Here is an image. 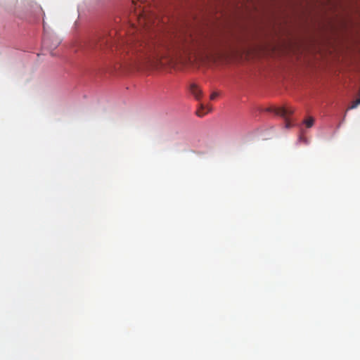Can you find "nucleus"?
Returning a JSON list of instances; mask_svg holds the SVG:
<instances>
[{"label":"nucleus","mask_w":360,"mask_h":360,"mask_svg":"<svg viewBox=\"0 0 360 360\" xmlns=\"http://www.w3.org/2000/svg\"><path fill=\"white\" fill-rule=\"evenodd\" d=\"M269 111L277 115L281 116L285 120V127L290 128L291 124L289 120V116L293 113V109L291 107H273L269 109Z\"/></svg>","instance_id":"f03ea898"},{"label":"nucleus","mask_w":360,"mask_h":360,"mask_svg":"<svg viewBox=\"0 0 360 360\" xmlns=\"http://www.w3.org/2000/svg\"><path fill=\"white\" fill-rule=\"evenodd\" d=\"M211 110L210 106L205 107L202 104H201V107L196 111V115L199 117H203Z\"/></svg>","instance_id":"0eeeda50"},{"label":"nucleus","mask_w":360,"mask_h":360,"mask_svg":"<svg viewBox=\"0 0 360 360\" xmlns=\"http://www.w3.org/2000/svg\"><path fill=\"white\" fill-rule=\"evenodd\" d=\"M218 93L217 92H213L211 95H210V99L211 100H214V98H216L217 96H218Z\"/></svg>","instance_id":"9d476101"},{"label":"nucleus","mask_w":360,"mask_h":360,"mask_svg":"<svg viewBox=\"0 0 360 360\" xmlns=\"http://www.w3.org/2000/svg\"><path fill=\"white\" fill-rule=\"evenodd\" d=\"M190 91L197 100H199L202 97V90L199 89L196 84H192L190 86Z\"/></svg>","instance_id":"423d86ee"},{"label":"nucleus","mask_w":360,"mask_h":360,"mask_svg":"<svg viewBox=\"0 0 360 360\" xmlns=\"http://www.w3.org/2000/svg\"><path fill=\"white\" fill-rule=\"evenodd\" d=\"M98 46L101 49L110 47L112 49V41L111 37H100L98 39Z\"/></svg>","instance_id":"7ed1b4c3"},{"label":"nucleus","mask_w":360,"mask_h":360,"mask_svg":"<svg viewBox=\"0 0 360 360\" xmlns=\"http://www.w3.org/2000/svg\"><path fill=\"white\" fill-rule=\"evenodd\" d=\"M314 119L310 117H308L307 120H304V124L306 125V127H311L313 126V124H314Z\"/></svg>","instance_id":"6e6552de"},{"label":"nucleus","mask_w":360,"mask_h":360,"mask_svg":"<svg viewBox=\"0 0 360 360\" xmlns=\"http://www.w3.org/2000/svg\"><path fill=\"white\" fill-rule=\"evenodd\" d=\"M359 104H360V97L352 103V105H351L350 107H349V109H354L355 108H357V106Z\"/></svg>","instance_id":"1a4fd4ad"},{"label":"nucleus","mask_w":360,"mask_h":360,"mask_svg":"<svg viewBox=\"0 0 360 360\" xmlns=\"http://www.w3.org/2000/svg\"><path fill=\"white\" fill-rule=\"evenodd\" d=\"M49 39L48 37H44V40H42V45L48 49H55L60 44V41L58 39H55L53 41L52 44H49Z\"/></svg>","instance_id":"39448f33"},{"label":"nucleus","mask_w":360,"mask_h":360,"mask_svg":"<svg viewBox=\"0 0 360 360\" xmlns=\"http://www.w3.org/2000/svg\"><path fill=\"white\" fill-rule=\"evenodd\" d=\"M224 57V54L220 51H216L214 53H210L206 55V58L207 60L211 61L212 63H217L218 60L221 59Z\"/></svg>","instance_id":"20e7f679"},{"label":"nucleus","mask_w":360,"mask_h":360,"mask_svg":"<svg viewBox=\"0 0 360 360\" xmlns=\"http://www.w3.org/2000/svg\"><path fill=\"white\" fill-rule=\"evenodd\" d=\"M162 47L155 40L119 42L115 50L126 65L137 67L148 63H155L163 57Z\"/></svg>","instance_id":"f257e3e1"}]
</instances>
